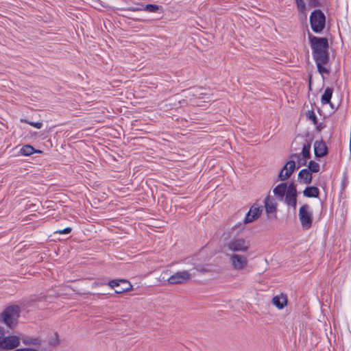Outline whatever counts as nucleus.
<instances>
[{
  "mask_svg": "<svg viewBox=\"0 0 351 351\" xmlns=\"http://www.w3.org/2000/svg\"><path fill=\"white\" fill-rule=\"evenodd\" d=\"M308 39L313 58L317 65L318 72L322 75L329 74L330 70L325 66L329 61L328 39L324 37H317L311 34H308Z\"/></svg>",
  "mask_w": 351,
  "mask_h": 351,
  "instance_id": "f257e3e1",
  "label": "nucleus"
},
{
  "mask_svg": "<svg viewBox=\"0 0 351 351\" xmlns=\"http://www.w3.org/2000/svg\"><path fill=\"white\" fill-rule=\"evenodd\" d=\"M310 24L312 30L315 33L322 32L326 25V16L321 10L313 11L310 15Z\"/></svg>",
  "mask_w": 351,
  "mask_h": 351,
  "instance_id": "f03ea898",
  "label": "nucleus"
},
{
  "mask_svg": "<svg viewBox=\"0 0 351 351\" xmlns=\"http://www.w3.org/2000/svg\"><path fill=\"white\" fill-rule=\"evenodd\" d=\"M20 308L18 306L8 307L1 315V320L7 326L12 328L16 324L19 317Z\"/></svg>",
  "mask_w": 351,
  "mask_h": 351,
  "instance_id": "7ed1b4c3",
  "label": "nucleus"
},
{
  "mask_svg": "<svg viewBox=\"0 0 351 351\" xmlns=\"http://www.w3.org/2000/svg\"><path fill=\"white\" fill-rule=\"evenodd\" d=\"M298 216L302 228L304 230L310 229L313 220V211L311 206L308 204L302 205L300 208Z\"/></svg>",
  "mask_w": 351,
  "mask_h": 351,
  "instance_id": "20e7f679",
  "label": "nucleus"
},
{
  "mask_svg": "<svg viewBox=\"0 0 351 351\" xmlns=\"http://www.w3.org/2000/svg\"><path fill=\"white\" fill-rule=\"evenodd\" d=\"M225 247L232 252H245L250 247V242L244 238H237L228 242Z\"/></svg>",
  "mask_w": 351,
  "mask_h": 351,
  "instance_id": "39448f33",
  "label": "nucleus"
},
{
  "mask_svg": "<svg viewBox=\"0 0 351 351\" xmlns=\"http://www.w3.org/2000/svg\"><path fill=\"white\" fill-rule=\"evenodd\" d=\"M191 274L186 270L178 271L171 275L167 281L169 284L176 285L182 284L187 282L191 278Z\"/></svg>",
  "mask_w": 351,
  "mask_h": 351,
  "instance_id": "423d86ee",
  "label": "nucleus"
},
{
  "mask_svg": "<svg viewBox=\"0 0 351 351\" xmlns=\"http://www.w3.org/2000/svg\"><path fill=\"white\" fill-rule=\"evenodd\" d=\"M262 207L258 204H254L251 206L250 210L244 218L243 223L245 224L253 222L259 218L262 213Z\"/></svg>",
  "mask_w": 351,
  "mask_h": 351,
  "instance_id": "0eeeda50",
  "label": "nucleus"
},
{
  "mask_svg": "<svg viewBox=\"0 0 351 351\" xmlns=\"http://www.w3.org/2000/svg\"><path fill=\"white\" fill-rule=\"evenodd\" d=\"M20 340L16 336H8L0 340V348L12 350L19 346Z\"/></svg>",
  "mask_w": 351,
  "mask_h": 351,
  "instance_id": "6e6552de",
  "label": "nucleus"
},
{
  "mask_svg": "<svg viewBox=\"0 0 351 351\" xmlns=\"http://www.w3.org/2000/svg\"><path fill=\"white\" fill-rule=\"evenodd\" d=\"M295 169V162L294 160L288 161L282 169L280 171L278 178L280 180H287L291 175L293 173Z\"/></svg>",
  "mask_w": 351,
  "mask_h": 351,
  "instance_id": "1a4fd4ad",
  "label": "nucleus"
},
{
  "mask_svg": "<svg viewBox=\"0 0 351 351\" xmlns=\"http://www.w3.org/2000/svg\"><path fill=\"white\" fill-rule=\"evenodd\" d=\"M314 153L316 157L322 158L328 154V147L324 141H315L314 143Z\"/></svg>",
  "mask_w": 351,
  "mask_h": 351,
  "instance_id": "9d476101",
  "label": "nucleus"
},
{
  "mask_svg": "<svg viewBox=\"0 0 351 351\" xmlns=\"http://www.w3.org/2000/svg\"><path fill=\"white\" fill-rule=\"evenodd\" d=\"M272 304L280 310L283 309L287 304V295L282 293L275 295L272 299Z\"/></svg>",
  "mask_w": 351,
  "mask_h": 351,
  "instance_id": "9b49d317",
  "label": "nucleus"
},
{
  "mask_svg": "<svg viewBox=\"0 0 351 351\" xmlns=\"http://www.w3.org/2000/svg\"><path fill=\"white\" fill-rule=\"evenodd\" d=\"M203 88L201 87H193L186 91V97L194 99H204V95L202 93Z\"/></svg>",
  "mask_w": 351,
  "mask_h": 351,
  "instance_id": "f8f14e48",
  "label": "nucleus"
},
{
  "mask_svg": "<svg viewBox=\"0 0 351 351\" xmlns=\"http://www.w3.org/2000/svg\"><path fill=\"white\" fill-rule=\"evenodd\" d=\"M298 180L305 184H311L312 181V174L307 169H302L298 174Z\"/></svg>",
  "mask_w": 351,
  "mask_h": 351,
  "instance_id": "ddd939ff",
  "label": "nucleus"
},
{
  "mask_svg": "<svg viewBox=\"0 0 351 351\" xmlns=\"http://www.w3.org/2000/svg\"><path fill=\"white\" fill-rule=\"evenodd\" d=\"M311 144L309 143H306L304 144L302 147V158L299 159V164L300 165H305L306 163V160L311 157Z\"/></svg>",
  "mask_w": 351,
  "mask_h": 351,
  "instance_id": "4468645a",
  "label": "nucleus"
},
{
  "mask_svg": "<svg viewBox=\"0 0 351 351\" xmlns=\"http://www.w3.org/2000/svg\"><path fill=\"white\" fill-rule=\"evenodd\" d=\"M303 194L307 197H317L319 194V190L316 186H308L304 190Z\"/></svg>",
  "mask_w": 351,
  "mask_h": 351,
  "instance_id": "2eb2a0df",
  "label": "nucleus"
},
{
  "mask_svg": "<svg viewBox=\"0 0 351 351\" xmlns=\"http://www.w3.org/2000/svg\"><path fill=\"white\" fill-rule=\"evenodd\" d=\"M42 152L40 150H36L35 149L32 145H23L21 150L20 153L23 156H30L33 154L34 153H41Z\"/></svg>",
  "mask_w": 351,
  "mask_h": 351,
  "instance_id": "dca6fc26",
  "label": "nucleus"
},
{
  "mask_svg": "<svg viewBox=\"0 0 351 351\" xmlns=\"http://www.w3.org/2000/svg\"><path fill=\"white\" fill-rule=\"evenodd\" d=\"M333 93V89L330 87H327L324 94L322 96L321 101L322 104H329Z\"/></svg>",
  "mask_w": 351,
  "mask_h": 351,
  "instance_id": "f3484780",
  "label": "nucleus"
},
{
  "mask_svg": "<svg viewBox=\"0 0 351 351\" xmlns=\"http://www.w3.org/2000/svg\"><path fill=\"white\" fill-rule=\"evenodd\" d=\"M287 188L286 183H281L277 185L273 191L275 195L282 197L286 193Z\"/></svg>",
  "mask_w": 351,
  "mask_h": 351,
  "instance_id": "a211bd4d",
  "label": "nucleus"
},
{
  "mask_svg": "<svg viewBox=\"0 0 351 351\" xmlns=\"http://www.w3.org/2000/svg\"><path fill=\"white\" fill-rule=\"evenodd\" d=\"M285 202L289 206H291L295 208L297 205V195L286 194Z\"/></svg>",
  "mask_w": 351,
  "mask_h": 351,
  "instance_id": "6ab92c4d",
  "label": "nucleus"
},
{
  "mask_svg": "<svg viewBox=\"0 0 351 351\" xmlns=\"http://www.w3.org/2000/svg\"><path fill=\"white\" fill-rule=\"evenodd\" d=\"M265 210L267 213H274L276 210L275 205L273 200L269 197H267L265 199Z\"/></svg>",
  "mask_w": 351,
  "mask_h": 351,
  "instance_id": "aec40b11",
  "label": "nucleus"
},
{
  "mask_svg": "<svg viewBox=\"0 0 351 351\" xmlns=\"http://www.w3.org/2000/svg\"><path fill=\"white\" fill-rule=\"evenodd\" d=\"M232 263H246L247 258L244 256L234 254L231 256Z\"/></svg>",
  "mask_w": 351,
  "mask_h": 351,
  "instance_id": "412c9836",
  "label": "nucleus"
},
{
  "mask_svg": "<svg viewBox=\"0 0 351 351\" xmlns=\"http://www.w3.org/2000/svg\"><path fill=\"white\" fill-rule=\"evenodd\" d=\"M123 283H128V280H123V279H117V280H112L108 282V285L111 288H114L116 287H119L121 284Z\"/></svg>",
  "mask_w": 351,
  "mask_h": 351,
  "instance_id": "4be33fe9",
  "label": "nucleus"
},
{
  "mask_svg": "<svg viewBox=\"0 0 351 351\" xmlns=\"http://www.w3.org/2000/svg\"><path fill=\"white\" fill-rule=\"evenodd\" d=\"M308 167V168L307 169H308L311 173H317L319 171V165L313 160L310 161Z\"/></svg>",
  "mask_w": 351,
  "mask_h": 351,
  "instance_id": "5701e85b",
  "label": "nucleus"
},
{
  "mask_svg": "<svg viewBox=\"0 0 351 351\" xmlns=\"http://www.w3.org/2000/svg\"><path fill=\"white\" fill-rule=\"evenodd\" d=\"M143 10L149 12H156L159 10V6L156 4H147L145 6L143 5Z\"/></svg>",
  "mask_w": 351,
  "mask_h": 351,
  "instance_id": "b1692460",
  "label": "nucleus"
},
{
  "mask_svg": "<svg viewBox=\"0 0 351 351\" xmlns=\"http://www.w3.org/2000/svg\"><path fill=\"white\" fill-rule=\"evenodd\" d=\"M123 285H126L125 287H120L115 290V293H121L128 291H130L132 289V285L128 281V283H123Z\"/></svg>",
  "mask_w": 351,
  "mask_h": 351,
  "instance_id": "393cba45",
  "label": "nucleus"
},
{
  "mask_svg": "<svg viewBox=\"0 0 351 351\" xmlns=\"http://www.w3.org/2000/svg\"><path fill=\"white\" fill-rule=\"evenodd\" d=\"M295 1L296 2L298 10L300 12L304 13L306 11V4H305L304 0H295Z\"/></svg>",
  "mask_w": 351,
  "mask_h": 351,
  "instance_id": "a878e982",
  "label": "nucleus"
},
{
  "mask_svg": "<svg viewBox=\"0 0 351 351\" xmlns=\"http://www.w3.org/2000/svg\"><path fill=\"white\" fill-rule=\"evenodd\" d=\"M40 340L38 338L28 339L24 341L25 344H30L34 346H39L40 344Z\"/></svg>",
  "mask_w": 351,
  "mask_h": 351,
  "instance_id": "bb28decb",
  "label": "nucleus"
},
{
  "mask_svg": "<svg viewBox=\"0 0 351 351\" xmlns=\"http://www.w3.org/2000/svg\"><path fill=\"white\" fill-rule=\"evenodd\" d=\"M286 194H296L297 195L296 188L293 183H291L289 185L288 188H287Z\"/></svg>",
  "mask_w": 351,
  "mask_h": 351,
  "instance_id": "cd10ccee",
  "label": "nucleus"
},
{
  "mask_svg": "<svg viewBox=\"0 0 351 351\" xmlns=\"http://www.w3.org/2000/svg\"><path fill=\"white\" fill-rule=\"evenodd\" d=\"M21 121H25V123H27V124L36 128H38V129H40L43 127V123L42 122H33V121H27V120H21Z\"/></svg>",
  "mask_w": 351,
  "mask_h": 351,
  "instance_id": "c85d7f7f",
  "label": "nucleus"
},
{
  "mask_svg": "<svg viewBox=\"0 0 351 351\" xmlns=\"http://www.w3.org/2000/svg\"><path fill=\"white\" fill-rule=\"evenodd\" d=\"M72 229L71 228L67 227L65 228L63 230H59L54 232L55 234H67L71 233Z\"/></svg>",
  "mask_w": 351,
  "mask_h": 351,
  "instance_id": "c756f323",
  "label": "nucleus"
},
{
  "mask_svg": "<svg viewBox=\"0 0 351 351\" xmlns=\"http://www.w3.org/2000/svg\"><path fill=\"white\" fill-rule=\"evenodd\" d=\"M308 117L309 119L311 120L314 124L317 123V117L313 111L308 112Z\"/></svg>",
  "mask_w": 351,
  "mask_h": 351,
  "instance_id": "7c9ffc66",
  "label": "nucleus"
},
{
  "mask_svg": "<svg viewBox=\"0 0 351 351\" xmlns=\"http://www.w3.org/2000/svg\"><path fill=\"white\" fill-rule=\"evenodd\" d=\"M58 343V335L57 333H54L51 339L49 340V343L51 345L55 346Z\"/></svg>",
  "mask_w": 351,
  "mask_h": 351,
  "instance_id": "2f4dec72",
  "label": "nucleus"
},
{
  "mask_svg": "<svg viewBox=\"0 0 351 351\" xmlns=\"http://www.w3.org/2000/svg\"><path fill=\"white\" fill-rule=\"evenodd\" d=\"M127 10L129 11L136 12V11H141L143 10V5H142L141 7H130V8H127Z\"/></svg>",
  "mask_w": 351,
  "mask_h": 351,
  "instance_id": "473e14b6",
  "label": "nucleus"
},
{
  "mask_svg": "<svg viewBox=\"0 0 351 351\" xmlns=\"http://www.w3.org/2000/svg\"><path fill=\"white\" fill-rule=\"evenodd\" d=\"M308 5L310 7H317L319 5V3L317 1V0H310L308 2Z\"/></svg>",
  "mask_w": 351,
  "mask_h": 351,
  "instance_id": "72a5a7b5",
  "label": "nucleus"
},
{
  "mask_svg": "<svg viewBox=\"0 0 351 351\" xmlns=\"http://www.w3.org/2000/svg\"><path fill=\"white\" fill-rule=\"evenodd\" d=\"M14 351H38L35 348H19Z\"/></svg>",
  "mask_w": 351,
  "mask_h": 351,
  "instance_id": "f704fd0d",
  "label": "nucleus"
},
{
  "mask_svg": "<svg viewBox=\"0 0 351 351\" xmlns=\"http://www.w3.org/2000/svg\"><path fill=\"white\" fill-rule=\"evenodd\" d=\"M346 185H347V178L346 176H344L341 181V186H342L343 190L345 189Z\"/></svg>",
  "mask_w": 351,
  "mask_h": 351,
  "instance_id": "c9c22d12",
  "label": "nucleus"
},
{
  "mask_svg": "<svg viewBox=\"0 0 351 351\" xmlns=\"http://www.w3.org/2000/svg\"><path fill=\"white\" fill-rule=\"evenodd\" d=\"M234 265L235 269H243V265L235 264V265Z\"/></svg>",
  "mask_w": 351,
  "mask_h": 351,
  "instance_id": "e433bc0d",
  "label": "nucleus"
},
{
  "mask_svg": "<svg viewBox=\"0 0 351 351\" xmlns=\"http://www.w3.org/2000/svg\"><path fill=\"white\" fill-rule=\"evenodd\" d=\"M4 330L0 326V338L3 335Z\"/></svg>",
  "mask_w": 351,
  "mask_h": 351,
  "instance_id": "4c0bfd02",
  "label": "nucleus"
},
{
  "mask_svg": "<svg viewBox=\"0 0 351 351\" xmlns=\"http://www.w3.org/2000/svg\"><path fill=\"white\" fill-rule=\"evenodd\" d=\"M300 154H293V155L291 156V158H298V159H299V158H300Z\"/></svg>",
  "mask_w": 351,
  "mask_h": 351,
  "instance_id": "58836bf2",
  "label": "nucleus"
}]
</instances>
